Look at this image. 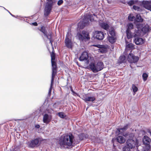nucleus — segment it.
<instances>
[{
  "label": "nucleus",
  "instance_id": "nucleus-33",
  "mask_svg": "<svg viewBox=\"0 0 151 151\" xmlns=\"http://www.w3.org/2000/svg\"><path fill=\"white\" fill-rule=\"evenodd\" d=\"M127 29H128L129 31H130V29L133 28V25L132 23H129L127 25Z\"/></svg>",
  "mask_w": 151,
  "mask_h": 151
},
{
  "label": "nucleus",
  "instance_id": "nucleus-34",
  "mask_svg": "<svg viewBox=\"0 0 151 151\" xmlns=\"http://www.w3.org/2000/svg\"><path fill=\"white\" fill-rule=\"evenodd\" d=\"M128 19L129 20L132 21L135 19V18L132 14H130L128 17Z\"/></svg>",
  "mask_w": 151,
  "mask_h": 151
},
{
  "label": "nucleus",
  "instance_id": "nucleus-45",
  "mask_svg": "<svg viewBox=\"0 0 151 151\" xmlns=\"http://www.w3.org/2000/svg\"><path fill=\"white\" fill-rule=\"evenodd\" d=\"M93 46L96 47L98 48H99V47H102V45H93Z\"/></svg>",
  "mask_w": 151,
  "mask_h": 151
},
{
  "label": "nucleus",
  "instance_id": "nucleus-9",
  "mask_svg": "<svg viewBox=\"0 0 151 151\" xmlns=\"http://www.w3.org/2000/svg\"><path fill=\"white\" fill-rule=\"evenodd\" d=\"M52 73V82L54 81V78L57 71V68L55 62H51Z\"/></svg>",
  "mask_w": 151,
  "mask_h": 151
},
{
  "label": "nucleus",
  "instance_id": "nucleus-51",
  "mask_svg": "<svg viewBox=\"0 0 151 151\" xmlns=\"http://www.w3.org/2000/svg\"><path fill=\"white\" fill-rule=\"evenodd\" d=\"M149 149L150 148H148V147H147V148L146 149V150H145L143 151H149Z\"/></svg>",
  "mask_w": 151,
  "mask_h": 151
},
{
  "label": "nucleus",
  "instance_id": "nucleus-37",
  "mask_svg": "<svg viewBox=\"0 0 151 151\" xmlns=\"http://www.w3.org/2000/svg\"><path fill=\"white\" fill-rule=\"evenodd\" d=\"M58 116L61 118H63L65 116L64 113L63 112H60L58 113Z\"/></svg>",
  "mask_w": 151,
  "mask_h": 151
},
{
  "label": "nucleus",
  "instance_id": "nucleus-21",
  "mask_svg": "<svg viewBox=\"0 0 151 151\" xmlns=\"http://www.w3.org/2000/svg\"><path fill=\"white\" fill-rule=\"evenodd\" d=\"M87 23V22H85V19H83L82 20H81L79 22L78 26L79 28H80L81 29H83L84 28Z\"/></svg>",
  "mask_w": 151,
  "mask_h": 151
},
{
  "label": "nucleus",
  "instance_id": "nucleus-26",
  "mask_svg": "<svg viewBox=\"0 0 151 151\" xmlns=\"http://www.w3.org/2000/svg\"><path fill=\"white\" fill-rule=\"evenodd\" d=\"M100 25L101 28L106 30H107L109 27V26L108 24L104 22L100 23Z\"/></svg>",
  "mask_w": 151,
  "mask_h": 151
},
{
  "label": "nucleus",
  "instance_id": "nucleus-1",
  "mask_svg": "<svg viewBox=\"0 0 151 151\" xmlns=\"http://www.w3.org/2000/svg\"><path fill=\"white\" fill-rule=\"evenodd\" d=\"M59 142L61 147L65 148L72 147L76 143L74 136L70 133L61 136Z\"/></svg>",
  "mask_w": 151,
  "mask_h": 151
},
{
  "label": "nucleus",
  "instance_id": "nucleus-25",
  "mask_svg": "<svg viewBox=\"0 0 151 151\" xmlns=\"http://www.w3.org/2000/svg\"><path fill=\"white\" fill-rule=\"evenodd\" d=\"M89 67L94 73H96L97 72H95V69H96L97 66L96 64L93 63H91L89 65Z\"/></svg>",
  "mask_w": 151,
  "mask_h": 151
},
{
  "label": "nucleus",
  "instance_id": "nucleus-8",
  "mask_svg": "<svg viewBox=\"0 0 151 151\" xmlns=\"http://www.w3.org/2000/svg\"><path fill=\"white\" fill-rule=\"evenodd\" d=\"M127 60L130 63H136L139 60L138 56H134L133 54L129 53L128 55Z\"/></svg>",
  "mask_w": 151,
  "mask_h": 151
},
{
  "label": "nucleus",
  "instance_id": "nucleus-35",
  "mask_svg": "<svg viewBox=\"0 0 151 151\" xmlns=\"http://www.w3.org/2000/svg\"><path fill=\"white\" fill-rule=\"evenodd\" d=\"M143 80L144 81H146L148 77V74L146 73H144L142 75Z\"/></svg>",
  "mask_w": 151,
  "mask_h": 151
},
{
  "label": "nucleus",
  "instance_id": "nucleus-31",
  "mask_svg": "<svg viewBox=\"0 0 151 151\" xmlns=\"http://www.w3.org/2000/svg\"><path fill=\"white\" fill-rule=\"evenodd\" d=\"M108 35V36H115V34L114 30L112 29L111 30H109Z\"/></svg>",
  "mask_w": 151,
  "mask_h": 151
},
{
  "label": "nucleus",
  "instance_id": "nucleus-36",
  "mask_svg": "<svg viewBox=\"0 0 151 151\" xmlns=\"http://www.w3.org/2000/svg\"><path fill=\"white\" fill-rule=\"evenodd\" d=\"M132 88L133 91L134 93H135V92H137L138 90L137 88L134 84H132Z\"/></svg>",
  "mask_w": 151,
  "mask_h": 151
},
{
  "label": "nucleus",
  "instance_id": "nucleus-39",
  "mask_svg": "<svg viewBox=\"0 0 151 151\" xmlns=\"http://www.w3.org/2000/svg\"><path fill=\"white\" fill-rule=\"evenodd\" d=\"M51 62H55V54L54 53H52L51 54Z\"/></svg>",
  "mask_w": 151,
  "mask_h": 151
},
{
  "label": "nucleus",
  "instance_id": "nucleus-46",
  "mask_svg": "<svg viewBox=\"0 0 151 151\" xmlns=\"http://www.w3.org/2000/svg\"><path fill=\"white\" fill-rule=\"evenodd\" d=\"M93 16H94L95 17H96V15L95 14H93V15H91L90 17H91V18H92V19L93 20L94 19H95V18L94 17H93Z\"/></svg>",
  "mask_w": 151,
  "mask_h": 151
},
{
  "label": "nucleus",
  "instance_id": "nucleus-6",
  "mask_svg": "<svg viewBox=\"0 0 151 151\" xmlns=\"http://www.w3.org/2000/svg\"><path fill=\"white\" fill-rule=\"evenodd\" d=\"M80 97L86 103L91 102L93 103L96 99L94 96H89L88 94H84Z\"/></svg>",
  "mask_w": 151,
  "mask_h": 151
},
{
  "label": "nucleus",
  "instance_id": "nucleus-29",
  "mask_svg": "<svg viewBox=\"0 0 151 151\" xmlns=\"http://www.w3.org/2000/svg\"><path fill=\"white\" fill-rule=\"evenodd\" d=\"M136 19L137 21L138 22H142L143 20V19L139 14H137L136 15Z\"/></svg>",
  "mask_w": 151,
  "mask_h": 151
},
{
  "label": "nucleus",
  "instance_id": "nucleus-7",
  "mask_svg": "<svg viewBox=\"0 0 151 151\" xmlns=\"http://www.w3.org/2000/svg\"><path fill=\"white\" fill-rule=\"evenodd\" d=\"M53 5L52 3L47 2L44 9V15L47 16L50 14Z\"/></svg>",
  "mask_w": 151,
  "mask_h": 151
},
{
  "label": "nucleus",
  "instance_id": "nucleus-2",
  "mask_svg": "<svg viewBox=\"0 0 151 151\" xmlns=\"http://www.w3.org/2000/svg\"><path fill=\"white\" fill-rule=\"evenodd\" d=\"M137 29H135L134 36H140L143 35L149 31V27L147 25L143 26L142 24H139L136 25Z\"/></svg>",
  "mask_w": 151,
  "mask_h": 151
},
{
  "label": "nucleus",
  "instance_id": "nucleus-50",
  "mask_svg": "<svg viewBox=\"0 0 151 151\" xmlns=\"http://www.w3.org/2000/svg\"><path fill=\"white\" fill-rule=\"evenodd\" d=\"M47 0L48 1L47 2L52 3H53L52 0Z\"/></svg>",
  "mask_w": 151,
  "mask_h": 151
},
{
  "label": "nucleus",
  "instance_id": "nucleus-4",
  "mask_svg": "<svg viewBox=\"0 0 151 151\" xmlns=\"http://www.w3.org/2000/svg\"><path fill=\"white\" fill-rule=\"evenodd\" d=\"M77 36L80 40L82 41L85 39L88 40L90 39L88 33L84 30L82 31V34L79 33H78Z\"/></svg>",
  "mask_w": 151,
  "mask_h": 151
},
{
  "label": "nucleus",
  "instance_id": "nucleus-10",
  "mask_svg": "<svg viewBox=\"0 0 151 151\" xmlns=\"http://www.w3.org/2000/svg\"><path fill=\"white\" fill-rule=\"evenodd\" d=\"M57 107V106L56 103L54 104L52 103L48 104L47 105V107L46 110V112L50 114H51L54 111L53 109L56 108Z\"/></svg>",
  "mask_w": 151,
  "mask_h": 151
},
{
  "label": "nucleus",
  "instance_id": "nucleus-22",
  "mask_svg": "<svg viewBox=\"0 0 151 151\" xmlns=\"http://www.w3.org/2000/svg\"><path fill=\"white\" fill-rule=\"evenodd\" d=\"M126 33L127 34V37L128 39H129L133 37H136L137 36H134V34H135V31L134 33H132L130 31H129L128 29H127L126 31Z\"/></svg>",
  "mask_w": 151,
  "mask_h": 151
},
{
  "label": "nucleus",
  "instance_id": "nucleus-40",
  "mask_svg": "<svg viewBox=\"0 0 151 151\" xmlns=\"http://www.w3.org/2000/svg\"><path fill=\"white\" fill-rule=\"evenodd\" d=\"M53 81L52 82V80H51L50 86V88L49 89V92H48V95H49V96H50L51 94V91H52V86L53 84Z\"/></svg>",
  "mask_w": 151,
  "mask_h": 151
},
{
  "label": "nucleus",
  "instance_id": "nucleus-12",
  "mask_svg": "<svg viewBox=\"0 0 151 151\" xmlns=\"http://www.w3.org/2000/svg\"><path fill=\"white\" fill-rule=\"evenodd\" d=\"M142 142L143 144L147 146L148 148H150L151 140L149 137L147 136H144L142 138Z\"/></svg>",
  "mask_w": 151,
  "mask_h": 151
},
{
  "label": "nucleus",
  "instance_id": "nucleus-27",
  "mask_svg": "<svg viewBox=\"0 0 151 151\" xmlns=\"http://www.w3.org/2000/svg\"><path fill=\"white\" fill-rule=\"evenodd\" d=\"M116 39L115 36H108V39L109 42L112 44L115 42Z\"/></svg>",
  "mask_w": 151,
  "mask_h": 151
},
{
  "label": "nucleus",
  "instance_id": "nucleus-47",
  "mask_svg": "<svg viewBox=\"0 0 151 151\" xmlns=\"http://www.w3.org/2000/svg\"><path fill=\"white\" fill-rule=\"evenodd\" d=\"M3 7L4 8V9H5V10H7V11H8V12L9 13V14H11V15L12 16H13V17H15V16H14V15H13L11 13H10V12H9V11L7 10V9H5L4 7Z\"/></svg>",
  "mask_w": 151,
  "mask_h": 151
},
{
  "label": "nucleus",
  "instance_id": "nucleus-43",
  "mask_svg": "<svg viewBox=\"0 0 151 151\" xmlns=\"http://www.w3.org/2000/svg\"><path fill=\"white\" fill-rule=\"evenodd\" d=\"M71 91L72 92L73 94V95L74 96L77 95L78 96H80L77 93L75 92L73 89H71Z\"/></svg>",
  "mask_w": 151,
  "mask_h": 151
},
{
  "label": "nucleus",
  "instance_id": "nucleus-15",
  "mask_svg": "<svg viewBox=\"0 0 151 151\" xmlns=\"http://www.w3.org/2000/svg\"><path fill=\"white\" fill-rule=\"evenodd\" d=\"M135 142L132 139L128 140L126 142L127 146L129 149L134 148L135 145Z\"/></svg>",
  "mask_w": 151,
  "mask_h": 151
},
{
  "label": "nucleus",
  "instance_id": "nucleus-18",
  "mask_svg": "<svg viewBox=\"0 0 151 151\" xmlns=\"http://www.w3.org/2000/svg\"><path fill=\"white\" fill-rule=\"evenodd\" d=\"M97 66L96 69H95L94 71L96 72L101 70L104 68V65L102 62H99L96 64Z\"/></svg>",
  "mask_w": 151,
  "mask_h": 151
},
{
  "label": "nucleus",
  "instance_id": "nucleus-42",
  "mask_svg": "<svg viewBox=\"0 0 151 151\" xmlns=\"http://www.w3.org/2000/svg\"><path fill=\"white\" fill-rule=\"evenodd\" d=\"M123 151H130V150L129 148L127 147H124L123 148Z\"/></svg>",
  "mask_w": 151,
  "mask_h": 151
},
{
  "label": "nucleus",
  "instance_id": "nucleus-41",
  "mask_svg": "<svg viewBox=\"0 0 151 151\" xmlns=\"http://www.w3.org/2000/svg\"><path fill=\"white\" fill-rule=\"evenodd\" d=\"M133 9L135 10H137L138 11H141V9L139 7L136 6H133Z\"/></svg>",
  "mask_w": 151,
  "mask_h": 151
},
{
  "label": "nucleus",
  "instance_id": "nucleus-11",
  "mask_svg": "<svg viewBox=\"0 0 151 151\" xmlns=\"http://www.w3.org/2000/svg\"><path fill=\"white\" fill-rule=\"evenodd\" d=\"M88 58L89 56L88 53L86 52H84L81 54L79 60L81 61H85L86 63L88 64L89 62Z\"/></svg>",
  "mask_w": 151,
  "mask_h": 151
},
{
  "label": "nucleus",
  "instance_id": "nucleus-5",
  "mask_svg": "<svg viewBox=\"0 0 151 151\" xmlns=\"http://www.w3.org/2000/svg\"><path fill=\"white\" fill-rule=\"evenodd\" d=\"M70 34L68 33L65 40V43L66 46L69 49L72 48L73 43L71 40Z\"/></svg>",
  "mask_w": 151,
  "mask_h": 151
},
{
  "label": "nucleus",
  "instance_id": "nucleus-17",
  "mask_svg": "<svg viewBox=\"0 0 151 151\" xmlns=\"http://www.w3.org/2000/svg\"><path fill=\"white\" fill-rule=\"evenodd\" d=\"M95 37L99 40H102L104 37V34L103 32L101 31H96L95 32Z\"/></svg>",
  "mask_w": 151,
  "mask_h": 151
},
{
  "label": "nucleus",
  "instance_id": "nucleus-14",
  "mask_svg": "<svg viewBox=\"0 0 151 151\" xmlns=\"http://www.w3.org/2000/svg\"><path fill=\"white\" fill-rule=\"evenodd\" d=\"M38 143V139H35L32 140L30 142H28L27 143V144L29 147L34 148L37 146Z\"/></svg>",
  "mask_w": 151,
  "mask_h": 151
},
{
  "label": "nucleus",
  "instance_id": "nucleus-13",
  "mask_svg": "<svg viewBox=\"0 0 151 151\" xmlns=\"http://www.w3.org/2000/svg\"><path fill=\"white\" fill-rule=\"evenodd\" d=\"M52 116L51 115L45 114L43 115V121L44 123L47 124L51 120Z\"/></svg>",
  "mask_w": 151,
  "mask_h": 151
},
{
  "label": "nucleus",
  "instance_id": "nucleus-52",
  "mask_svg": "<svg viewBox=\"0 0 151 151\" xmlns=\"http://www.w3.org/2000/svg\"><path fill=\"white\" fill-rule=\"evenodd\" d=\"M90 20L91 21V19H90Z\"/></svg>",
  "mask_w": 151,
  "mask_h": 151
},
{
  "label": "nucleus",
  "instance_id": "nucleus-30",
  "mask_svg": "<svg viewBox=\"0 0 151 151\" xmlns=\"http://www.w3.org/2000/svg\"><path fill=\"white\" fill-rule=\"evenodd\" d=\"M138 2L137 0H131L127 2L128 5L130 6H131L133 5L136 4Z\"/></svg>",
  "mask_w": 151,
  "mask_h": 151
},
{
  "label": "nucleus",
  "instance_id": "nucleus-16",
  "mask_svg": "<svg viewBox=\"0 0 151 151\" xmlns=\"http://www.w3.org/2000/svg\"><path fill=\"white\" fill-rule=\"evenodd\" d=\"M142 4L144 8L151 11V3L150 1H143L142 3Z\"/></svg>",
  "mask_w": 151,
  "mask_h": 151
},
{
  "label": "nucleus",
  "instance_id": "nucleus-32",
  "mask_svg": "<svg viewBox=\"0 0 151 151\" xmlns=\"http://www.w3.org/2000/svg\"><path fill=\"white\" fill-rule=\"evenodd\" d=\"M125 57L124 56H121L120 57L119 62V63H121L124 62L125 60Z\"/></svg>",
  "mask_w": 151,
  "mask_h": 151
},
{
  "label": "nucleus",
  "instance_id": "nucleus-48",
  "mask_svg": "<svg viewBox=\"0 0 151 151\" xmlns=\"http://www.w3.org/2000/svg\"><path fill=\"white\" fill-rule=\"evenodd\" d=\"M32 24L34 26H36L37 25V22H35L32 23Z\"/></svg>",
  "mask_w": 151,
  "mask_h": 151
},
{
  "label": "nucleus",
  "instance_id": "nucleus-20",
  "mask_svg": "<svg viewBox=\"0 0 151 151\" xmlns=\"http://www.w3.org/2000/svg\"><path fill=\"white\" fill-rule=\"evenodd\" d=\"M135 43L137 45H140L143 44L144 42V40L141 38L137 37L134 40Z\"/></svg>",
  "mask_w": 151,
  "mask_h": 151
},
{
  "label": "nucleus",
  "instance_id": "nucleus-19",
  "mask_svg": "<svg viewBox=\"0 0 151 151\" xmlns=\"http://www.w3.org/2000/svg\"><path fill=\"white\" fill-rule=\"evenodd\" d=\"M125 42L126 44L125 51L132 50L134 49V46L132 43H130L129 44L126 40Z\"/></svg>",
  "mask_w": 151,
  "mask_h": 151
},
{
  "label": "nucleus",
  "instance_id": "nucleus-44",
  "mask_svg": "<svg viewBox=\"0 0 151 151\" xmlns=\"http://www.w3.org/2000/svg\"><path fill=\"white\" fill-rule=\"evenodd\" d=\"M63 3V0H59L57 4L58 5H60Z\"/></svg>",
  "mask_w": 151,
  "mask_h": 151
},
{
  "label": "nucleus",
  "instance_id": "nucleus-23",
  "mask_svg": "<svg viewBox=\"0 0 151 151\" xmlns=\"http://www.w3.org/2000/svg\"><path fill=\"white\" fill-rule=\"evenodd\" d=\"M128 127V124H127L122 128L117 129V131L118 132L119 134H122L127 129Z\"/></svg>",
  "mask_w": 151,
  "mask_h": 151
},
{
  "label": "nucleus",
  "instance_id": "nucleus-3",
  "mask_svg": "<svg viewBox=\"0 0 151 151\" xmlns=\"http://www.w3.org/2000/svg\"><path fill=\"white\" fill-rule=\"evenodd\" d=\"M40 31L42 32L44 34L45 36H46L47 39H49L50 41V43L52 46V42L53 41L52 39V32H47L45 29V27L44 26L42 27Z\"/></svg>",
  "mask_w": 151,
  "mask_h": 151
},
{
  "label": "nucleus",
  "instance_id": "nucleus-28",
  "mask_svg": "<svg viewBox=\"0 0 151 151\" xmlns=\"http://www.w3.org/2000/svg\"><path fill=\"white\" fill-rule=\"evenodd\" d=\"M104 47V46L102 45V47L99 48V51L102 53L106 52V49Z\"/></svg>",
  "mask_w": 151,
  "mask_h": 151
},
{
  "label": "nucleus",
  "instance_id": "nucleus-24",
  "mask_svg": "<svg viewBox=\"0 0 151 151\" xmlns=\"http://www.w3.org/2000/svg\"><path fill=\"white\" fill-rule=\"evenodd\" d=\"M117 141L120 143H123L125 141V139L122 136H119L116 138Z\"/></svg>",
  "mask_w": 151,
  "mask_h": 151
},
{
  "label": "nucleus",
  "instance_id": "nucleus-49",
  "mask_svg": "<svg viewBox=\"0 0 151 151\" xmlns=\"http://www.w3.org/2000/svg\"><path fill=\"white\" fill-rule=\"evenodd\" d=\"M35 127L37 129L39 128L40 127V126L39 124L36 125L35 126Z\"/></svg>",
  "mask_w": 151,
  "mask_h": 151
},
{
  "label": "nucleus",
  "instance_id": "nucleus-38",
  "mask_svg": "<svg viewBox=\"0 0 151 151\" xmlns=\"http://www.w3.org/2000/svg\"><path fill=\"white\" fill-rule=\"evenodd\" d=\"M78 137L81 140L85 138L86 137V136H85V134H80L79 135Z\"/></svg>",
  "mask_w": 151,
  "mask_h": 151
}]
</instances>
